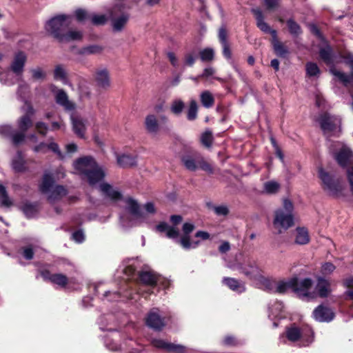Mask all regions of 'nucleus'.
I'll return each instance as SVG.
<instances>
[{"label": "nucleus", "instance_id": "obj_1", "mask_svg": "<svg viewBox=\"0 0 353 353\" xmlns=\"http://www.w3.org/2000/svg\"><path fill=\"white\" fill-rule=\"evenodd\" d=\"M73 166L76 172L86 180L90 185H94L103 179L105 172L92 157H84L77 159Z\"/></svg>", "mask_w": 353, "mask_h": 353}, {"label": "nucleus", "instance_id": "obj_2", "mask_svg": "<svg viewBox=\"0 0 353 353\" xmlns=\"http://www.w3.org/2000/svg\"><path fill=\"white\" fill-rule=\"evenodd\" d=\"M294 208L293 203L288 199L283 200L282 206L274 212L273 227L281 234L294 225Z\"/></svg>", "mask_w": 353, "mask_h": 353}, {"label": "nucleus", "instance_id": "obj_3", "mask_svg": "<svg viewBox=\"0 0 353 353\" xmlns=\"http://www.w3.org/2000/svg\"><path fill=\"white\" fill-rule=\"evenodd\" d=\"M125 211L131 216L128 226H134L147 223V215L143 212L141 205L137 201L132 197H126L124 199ZM121 222L125 225L126 219L125 216H121Z\"/></svg>", "mask_w": 353, "mask_h": 353}, {"label": "nucleus", "instance_id": "obj_4", "mask_svg": "<svg viewBox=\"0 0 353 353\" xmlns=\"http://www.w3.org/2000/svg\"><path fill=\"white\" fill-rule=\"evenodd\" d=\"M39 188L41 192L47 195L48 200L50 203L59 201L68 194L67 190L63 186L54 185L53 178L48 174H44Z\"/></svg>", "mask_w": 353, "mask_h": 353}, {"label": "nucleus", "instance_id": "obj_5", "mask_svg": "<svg viewBox=\"0 0 353 353\" xmlns=\"http://www.w3.org/2000/svg\"><path fill=\"white\" fill-rule=\"evenodd\" d=\"M314 282L310 278H293V292L300 299L310 301L317 297L316 292L313 288Z\"/></svg>", "mask_w": 353, "mask_h": 353}, {"label": "nucleus", "instance_id": "obj_6", "mask_svg": "<svg viewBox=\"0 0 353 353\" xmlns=\"http://www.w3.org/2000/svg\"><path fill=\"white\" fill-rule=\"evenodd\" d=\"M72 21V15L58 14L46 22L45 28L54 38L59 40L65 29L71 24Z\"/></svg>", "mask_w": 353, "mask_h": 353}, {"label": "nucleus", "instance_id": "obj_7", "mask_svg": "<svg viewBox=\"0 0 353 353\" xmlns=\"http://www.w3.org/2000/svg\"><path fill=\"white\" fill-rule=\"evenodd\" d=\"M285 334L290 341H299L303 346L308 345L313 341V332L309 327L299 328L292 325L286 328Z\"/></svg>", "mask_w": 353, "mask_h": 353}, {"label": "nucleus", "instance_id": "obj_8", "mask_svg": "<svg viewBox=\"0 0 353 353\" xmlns=\"http://www.w3.org/2000/svg\"><path fill=\"white\" fill-rule=\"evenodd\" d=\"M319 123L324 134L327 137L338 136L341 131V119L328 113L321 114L319 119Z\"/></svg>", "mask_w": 353, "mask_h": 353}, {"label": "nucleus", "instance_id": "obj_9", "mask_svg": "<svg viewBox=\"0 0 353 353\" xmlns=\"http://www.w3.org/2000/svg\"><path fill=\"white\" fill-rule=\"evenodd\" d=\"M319 177L322 182V188L327 194L339 196L343 191V185L339 179H334L323 169L319 170Z\"/></svg>", "mask_w": 353, "mask_h": 353}, {"label": "nucleus", "instance_id": "obj_10", "mask_svg": "<svg viewBox=\"0 0 353 353\" xmlns=\"http://www.w3.org/2000/svg\"><path fill=\"white\" fill-rule=\"evenodd\" d=\"M328 147L330 151L335 154L338 163L345 167L353 162V154L350 149L341 142H331Z\"/></svg>", "mask_w": 353, "mask_h": 353}, {"label": "nucleus", "instance_id": "obj_11", "mask_svg": "<svg viewBox=\"0 0 353 353\" xmlns=\"http://www.w3.org/2000/svg\"><path fill=\"white\" fill-rule=\"evenodd\" d=\"M345 63L350 66L351 69L350 74H347L334 67L330 69V73L334 77L336 80L341 82L345 86L353 85V54L347 53L343 57Z\"/></svg>", "mask_w": 353, "mask_h": 353}, {"label": "nucleus", "instance_id": "obj_12", "mask_svg": "<svg viewBox=\"0 0 353 353\" xmlns=\"http://www.w3.org/2000/svg\"><path fill=\"white\" fill-rule=\"evenodd\" d=\"M93 79L95 86L100 90H108L112 86L110 73L107 68H97L93 73Z\"/></svg>", "mask_w": 353, "mask_h": 353}, {"label": "nucleus", "instance_id": "obj_13", "mask_svg": "<svg viewBox=\"0 0 353 353\" xmlns=\"http://www.w3.org/2000/svg\"><path fill=\"white\" fill-rule=\"evenodd\" d=\"M263 284L268 291L274 293L284 294L289 289L293 291V278L288 281L264 279Z\"/></svg>", "mask_w": 353, "mask_h": 353}, {"label": "nucleus", "instance_id": "obj_14", "mask_svg": "<svg viewBox=\"0 0 353 353\" xmlns=\"http://www.w3.org/2000/svg\"><path fill=\"white\" fill-rule=\"evenodd\" d=\"M237 269L250 279L259 280L262 279L261 270L254 261H245Z\"/></svg>", "mask_w": 353, "mask_h": 353}, {"label": "nucleus", "instance_id": "obj_15", "mask_svg": "<svg viewBox=\"0 0 353 353\" xmlns=\"http://www.w3.org/2000/svg\"><path fill=\"white\" fill-rule=\"evenodd\" d=\"M194 229V225L192 223H185L183 225V232L184 235L179 240V243L185 250L194 249L197 248L200 243L199 241H191L189 234Z\"/></svg>", "mask_w": 353, "mask_h": 353}, {"label": "nucleus", "instance_id": "obj_16", "mask_svg": "<svg viewBox=\"0 0 353 353\" xmlns=\"http://www.w3.org/2000/svg\"><path fill=\"white\" fill-rule=\"evenodd\" d=\"M52 92L57 104L62 106L66 110H72L74 109V103L69 100L67 93L63 89H59L52 85Z\"/></svg>", "mask_w": 353, "mask_h": 353}, {"label": "nucleus", "instance_id": "obj_17", "mask_svg": "<svg viewBox=\"0 0 353 353\" xmlns=\"http://www.w3.org/2000/svg\"><path fill=\"white\" fill-rule=\"evenodd\" d=\"M27 61V55L22 51L14 54L10 64L11 71L17 77H21Z\"/></svg>", "mask_w": 353, "mask_h": 353}, {"label": "nucleus", "instance_id": "obj_18", "mask_svg": "<svg viewBox=\"0 0 353 353\" xmlns=\"http://www.w3.org/2000/svg\"><path fill=\"white\" fill-rule=\"evenodd\" d=\"M313 318L319 322H330L334 317L333 311L323 305H319L312 313Z\"/></svg>", "mask_w": 353, "mask_h": 353}, {"label": "nucleus", "instance_id": "obj_19", "mask_svg": "<svg viewBox=\"0 0 353 353\" xmlns=\"http://www.w3.org/2000/svg\"><path fill=\"white\" fill-rule=\"evenodd\" d=\"M146 324L148 327L157 330H161L165 326L164 321L160 316L157 308H153L149 312L146 318Z\"/></svg>", "mask_w": 353, "mask_h": 353}, {"label": "nucleus", "instance_id": "obj_20", "mask_svg": "<svg viewBox=\"0 0 353 353\" xmlns=\"http://www.w3.org/2000/svg\"><path fill=\"white\" fill-rule=\"evenodd\" d=\"M152 344L157 348L174 353H184L185 347L180 345L168 343L161 339H153Z\"/></svg>", "mask_w": 353, "mask_h": 353}, {"label": "nucleus", "instance_id": "obj_21", "mask_svg": "<svg viewBox=\"0 0 353 353\" xmlns=\"http://www.w3.org/2000/svg\"><path fill=\"white\" fill-rule=\"evenodd\" d=\"M71 121L74 132L79 137L83 138L86 131L87 121L80 116L72 114Z\"/></svg>", "mask_w": 353, "mask_h": 353}, {"label": "nucleus", "instance_id": "obj_22", "mask_svg": "<svg viewBox=\"0 0 353 353\" xmlns=\"http://www.w3.org/2000/svg\"><path fill=\"white\" fill-rule=\"evenodd\" d=\"M252 13L254 14L256 25L258 28L265 33H270L274 37H276V32L274 30H272L267 23L265 22L262 12L259 8H253L252 10Z\"/></svg>", "mask_w": 353, "mask_h": 353}, {"label": "nucleus", "instance_id": "obj_23", "mask_svg": "<svg viewBox=\"0 0 353 353\" xmlns=\"http://www.w3.org/2000/svg\"><path fill=\"white\" fill-rule=\"evenodd\" d=\"M268 317L272 321L285 317L284 307L282 302L275 301L270 303L269 306Z\"/></svg>", "mask_w": 353, "mask_h": 353}, {"label": "nucleus", "instance_id": "obj_24", "mask_svg": "<svg viewBox=\"0 0 353 353\" xmlns=\"http://www.w3.org/2000/svg\"><path fill=\"white\" fill-rule=\"evenodd\" d=\"M314 290L316 292L317 296L325 298L331 292L330 283L323 277L319 276L316 288Z\"/></svg>", "mask_w": 353, "mask_h": 353}, {"label": "nucleus", "instance_id": "obj_25", "mask_svg": "<svg viewBox=\"0 0 353 353\" xmlns=\"http://www.w3.org/2000/svg\"><path fill=\"white\" fill-rule=\"evenodd\" d=\"M139 278L144 284L149 285L150 287L154 286L160 281L159 276L155 273L150 271H143L140 272Z\"/></svg>", "mask_w": 353, "mask_h": 353}, {"label": "nucleus", "instance_id": "obj_26", "mask_svg": "<svg viewBox=\"0 0 353 353\" xmlns=\"http://www.w3.org/2000/svg\"><path fill=\"white\" fill-rule=\"evenodd\" d=\"M223 283L234 292L241 293L245 290L244 283L234 278L225 277L223 279Z\"/></svg>", "mask_w": 353, "mask_h": 353}, {"label": "nucleus", "instance_id": "obj_27", "mask_svg": "<svg viewBox=\"0 0 353 353\" xmlns=\"http://www.w3.org/2000/svg\"><path fill=\"white\" fill-rule=\"evenodd\" d=\"M100 191L102 192L103 195L110 198L112 200L119 199L121 196L119 192L114 190L110 184L108 183H101L99 185Z\"/></svg>", "mask_w": 353, "mask_h": 353}, {"label": "nucleus", "instance_id": "obj_28", "mask_svg": "<svg viewBox=\"0 0 353 353\" xmlns=\"http://www.w3.org/2000/svg\"><path fill=\"white\" fill-rule=\"evenodd\" d=\"M145 126L148 132L156 134L159 129L157 117L154 114L148 115L145 119Z\"/></svg>", "mask_w": 353, "mask_h": 353}, {"label": "nucleus", "instance_id": "obj_29", "mask_svg": "<svg viewBox=\"0 0 353 353\" xmlns=\"http://www.w3.org/2000/svg\"><path fill=\"white\" fill-rule=\"evenodd\" d=\"M321 58L327 65H332L336 61V56L332 53V48L327 46L320 50Z\"/></svg>", "mask_w": 353, "mask_h": 353}, {"label": "nucleus", "instance_id": "obj_30", "mask_svg": "<svg viewBox=\"0 0 353 353\" xmlns=\"http://www.w3.org/2000/svg\"><path fill=\"white\" fill-rule=\"evenodd\" d=\"M82 32L77 30H70L64 32L60 39L61 42H70L73 41H79L82 38Z\"/></svg>", "mask_w": 353, "mask_h": 353}, {"label": "nucleus", "instance_id": "obj_31", "mask_svg": "<svg viewBox=\"0 0 353 353\" xmlns=\"http://www.w3.org/2000/svg\"><path fill=\"white\" fill-rule=\"evenodd\" d=\"M104 48L100 45H90L79 49L77 52L80 55L99 54L103 51Z\"/></svg>", "mask_w": 353, "mask_h": 353}, {"label": "nucleus", "instance_id": "obj_32", "mask_svg": "<svg viewBox=\"0 0 353 353\" xmlns=\"http://www.w3.org/2000/svg\"><path fill=\"white\" fill-rule=\"evenodd\" d=\"M295 242L299 245H305L309 243L310 236L308 231L304 228H298L296 230Z\"/></svg>", "mask_w": 353, "mask_h": 353}, {"label": "nucleus", "instance_id": "obj_33", "mask_svg": "<svg viewBox=\"0 0 353 353\" xmlns=\"http://www.w3.org/2000/svg\"><path fill=\"white\" fill-rule=\"evenodd\" d=\"M117 163L121 167H130L136 164V157L123 154L117 157Z\"/></svg>", "mask_w": 353, "mask_h": 353}, {"label": "nucleus", "instance_id": "obj_34", "mask_svg": "<svg viewBox=\"0 0 353 353\" xmlns=\"http://www.w3.org/2000/svg\"><path fill=\"white\" fill-rule=\"evenodd\" d=\"M54 79L57 81H61L63 83L68 81L67 71L65 67L63 65H57L54 70Z\"/></svg>", "mask_w": 353, "mask_h": 353}, {"label": "nucleus", "instance_id": "obj_35", "mask_svg": "<svg viewBox=\"0 0 353 353\" xmlns=\"http://www.w3.org/2000/svg\"><path fill=\"white\" fill-rule=\"evenodd\" d=\"M200 100L203 107L210 108L214 105V97L209 90H205L200 94Z\"/></svg>", "mask_w": 353, "mask_h": 353}, {"label": "nucleus", "instance_id": "obj_36", "mask_svg": "<svg viewBox=\"0 0 353 353\" xmlns=\"http://www.w3.org/2000/svg\"><path fill=\"white\" fill-rule=\"evenodd\" d=\"M129 17L127 14H122L121 17L112 21V28L115 32L122 30L128 21Z\"/></svg>", "mask_w": 353, "mask_h": 353}, {"label": "nucleus", "instance_id": "obj_37", "mask_svg": "<svg viewBox=\"0 0 353 353\" xmlns=\"http://www.w3.org/2000/svg\"><path fill=\"white\" fill-rule=\"evenodd\" d=\"M197 157H192L190 156L184 157L182 159V162L185 167L190 170L195 171L198 168Z\"/></svg>", "mask_w": 353, "mask_h": 353}, {"label": "nucleus", "instance_id": "obj_38", "mask_svg": "<svg viewBox=\"0 0 353 353\" xmlns=\"http://www.w3.org/2000/svg\"><path fill=\"white\" fill-rule=\"evenodd\" d=\"M12 165L16 172H21L25 169V161L21 152H17L12 160Z\"/></svg>", "mask_w": 353, "mask_h": 353}, {"label": "nucleus", "instance_id": "obj_39", "mask_svg": "<svg viewBox=\"0 0 353 353\" xmlns=\"http://www.w3.org/2000/svg\"><path fill=\"white\" fill-rule=\"evenodd\" d=\"M32 79L34 81H43L46 77V71L40 68L36 67L30 70Z\"/></svg>", "mask_w": 353, "mask_h": 353}, {"label": "nucleus", "instance_id": "obj_40", "mask_svg": "<svg viewBox=\"0 0 353 353\" xmlns=\"http://www.w3.org/2000/svg\"><path fill=\"white\" fill-rule=\"evenodd\" d=\"M198 104L194 99L190 101L189 108L187 112V118L190 121H194L197 117Z\"/></svg>", "mask_w": 353, "mask_h": 353}, {"label": "nucleus", "instance_id": "obj_41", "mask_svg": "<svg viewBox=\"0 0 353 353\" xmlns=\"http://www.w3.org/2000/svg\"><path fill=\"white\" fill-rule=\"evenodd\" d=\"M32 124V121L30 115H23L18 121V126L23 132L27 131Z\"/></svg>", "mask_w": 353, "mask_h": 353}, {"label": "nucleus", "instance_id": "obj_42", "mask_svg": "<svg viewBox=\"0 0 353 353\" xmlns=\"http://www.w3.org/2000/svg\"><path fill=\"white\" fill-rule=\"evenodd\" d=\"M200 59L203 62H210L214 59V52L212 48H207L199 52Z\"/></svg>", "mask_w": 353, "mask_h": 353}, {"label": "nucleus", "instance_id": "obj_43", "mask_svg": "<svg viewBox=\"0 0 353 353\" xmlns=\"http://www.w3.org/2000/svg\"><path fill=\"white\" fill-rule=\"evenodd\" d=\"M263 188L265 192L272 194L278 192L280 188V185L275 181H270L264 183Z\"/></svg>", "mask_w": 353, "mask_h": 353}, {"label": "nucleus", "instance_id": "obj_44", "mask_svg": "<svg viewBox=\"0 0 353 353\" xmlns=\"http://www.w3.org/2000/svg\"><path fill=\"white\" fill-rule=\"evenodd\" d=\"M49 280L61 287H64L68 283V278L62 274H54L49 277Z\"/></svg>", "mask_w": 353, "mask_h": 353}, {"label": "nucleus", "instance_id": "obj_45", "mask_svg": "<svg viewBox=\"0 0 353 353\" xmlns=\"http://www.w3.org/2000/svg\"><path fill=\"white\" fill-rule=\"evenodd\" d=\"M23 212L28 218H33L38 212L37 205L34 204H26L23 208Z\"/></svg>", "mask_w": 353, "mask_h": 353}, {"label": "nucleus", "instance_id": "obj_46", "mask_svg": "<svg viewBox=\"0 0 353 353\" xmlns=\"http://www.w3.org/2000/svg\"><path fill=\"white\" fill-rule=\"evenodd\" d=\"M273 46L276 55L279 57H285L289 52L288 48L276 40L274 41Z\"/></svg>", "mask_w": 353, "mask_h": 353}, {"label": "nucleus", "instance_id": "obj_47", "mask_svg": "<svg viewBox=\"0 0 353 353\" xmlns=\"http://www.w3.org/2000/svg\"><path fill=\"white\" fill-rule=\"evenodd\" d=\"M197 163L198 168H201V170L210 174L213 173V168L212 165L208 162H207L202 157H197Z\"/></svg>", "mask_w": 353, "mask_h": 353}, {"label": "nucleus", "instance_id": "obj_48", "mask_svg": "<svg viewBox=\"0 0 353 353\" xmlns=\"http://www.w3.org/2000/svg\"><path fill=\"white\" fill-rule=\"evenodd\" d=\"M184 107L185 104L181 99H175L172 103L170 109L174 114H179L182 112Z\"/></svg>", "mask_w": 353, "mask_h": 353}, {"label": "nucleus", "instance_id": "obj_49", "mask_svg": "<svg viewBox=\"0 0 353 353\" xmlns=\"http://www.w3.org/2000/svg\"><path fill=\"white\" fill-rule=\"evenodd\" d=\"M0 196L2 205L10 207L12 205V201L8 197L5 187L1 184H0Z\"/></svg>", "mask_w": 353, "mask_h": 353}, {"label": "nucleus", "instance_id": "obj_50", "mask_svg": "<svg viewBox=\"0 0 353 353\" xmlns=\"http://www.w3.org/2000/svg\"><path fill=\"white\" fill-rule=\"evenodd\" d=\"M288 27L290 32L293 35H299L301 33V29L299 25L292 19L287 21Z\"/></svg>", "mask_w": 353, "mask_h": 353}, {"label": "nucleus", "instance_id": "obj_51", "mask_svg": "<svg viewBox=\"0 0 353 353\" xmlns=\"http://www.w3.org/2000/svg\"><path fill=\"white\" fill-rule=\"evenodd\" d=\"M306 73L309 77H316L319 74L320 70L316 63L310 62L306 64Z\"/></svg>", "mask_w": 353, "mask_h": 353}, {"label": "nucleus", "instance_id": "obj_52", "mask_svg": "<svg viewBox=\"0 0 353 353\" xmlns=\"http://www.w3.org/2000/svg\"><path fill=\"white\" fill-rule=\"evenodd\" d=\"M93 24L97 26L103 25L107 21V17L105 14H92L89 16Z\"/></svg>", "mask_w": 353, "mask_h": 353}, {"label": "nucleus", "instance_id": "obj_53", "mask_svg": "<svg viewBox=\"0 0 353 353\" xmlns=\"http://www.w3.org/2000/svg\"><path fill=\"white\" fill-rule=\"evenodd\" d=\"M142 210L147 215V222L148 221L149 216L154 215L157 212L156 208L152 202H147L143 206Z\"/></svg>", "mask_w": 353, "mask_h": 353}, {"label": "nucleus", "instance_id": "obj_54", "mask_svg": "<svg viewBox=\"0 0 353 353\" xmlns=\"http://www.w3.org/2000/svg\"><path fill=\"white\" fill-rule=\"evenodd\" d=\"M0 81L6 85H12L14 83L13 81V74L10 72H4L0 73Z\"/></svg>", "mask_w": 353, "mask_h": 353}, {"label": "nucleus", "instance_id": "obj_55", "mask_svg": "<svg viewBox=\"0 0 353 353\" xmlns=\"http://www.w3.org/2000/svg\"><path fill=\"white\" fill-rule=\"evenodd\" d=\"M196 54L194 52H187L183 57L184 65L186 66H192L196 59Z\"/></svg>", "mask_w": 353, "mask_h": 353}, {"label": "nucleus", "instance_id": "obj_56", "mask_svg": "<svg viewBox=\"0 0 353 353\" xmlns=\"http://www.w3.org/2000/svg\"><path fill=\"white\" fill-rule=\"evenodd\" d=\"M212 210L218 216H226L229 213L228 208L225 205H212Z\"/></svg>", "mask_w": 353, "mask_h": 353}, {"label": "nucleus", "instance_id": "obj_57", "mask_svg": "<svg viewBox=\"0 0 353 353\" xmlns=\"http://www.w3.org/2000/svg\"><path fill=\"white\" fill-rule=\"evenodd\" d=\"M201 140L202 143L206 146L210 147L212 141V134L210 132L206 131L201 135Z\"/></svg>", "mask_w": 353, "mask_h": 353}, {"label": "nucleus", "instance_id": "obj_58", "mask_svg": "<svg viewBox=\"0 0 353 353\" xmlns=\"http://www.w3.org/2000/svg\"><path fill=\"white\" fill-rule=\"evenodd\" d=\"M335 266L329 262L325 263L321 267V273L324 275H327L333 272L335 270Z\"/></svg>", "mask_w": 353, "mask_h": 353}, {"label": "nucleus", "instance_id": "obj_59", "mask_svg": "<svg viewBox=\"0 0 353 353\" xmlns=\"http://www.w3.org/2000/svg\"><path fill=\"white\" fill-rule=\"evenodd\" d=\"M0 134L4 137H10L12 134V128L8 125H0Z\"/></svg>", "mask_w": 353, "mask_h": 353}, {"label": "nucleus", "instance_id": "obj_60", "mask_svg": "<svg viewBox=\"0 0 353 353\" xmlns=\"http://www.w3.org/2000/svg\"><path fill=\"white\" fill-rule=\"evenodd\" d=\"M25 132H17L14 134H12V140L14 144L18 145L20 143L23 142L25 139Z\"/></svg>", "mask_w": 353, "mask_h": 353}, {"label": "nucleus", "instance_id": "obj_61", "mask_svg": "<svg viewBox=\"0 0 353 353\" xmlns=\"http://www.w3.org/2000/svg\"><path fill=\"white\" fill-rule=\"evenodd\" d=\"M74 15L79 21H83L87 18H89L90 15H88L87 12L83 9H77L74 12Z\"/></svg>", "mask_w": 353, "mask_h": 353}, {"label": "nucleus", "instance_id": "obj_62", "mask_svg": "<svg viewBox=\"0 0 353 353\" xmlns=\"http://www.w3.org/2000/svg\"><path fill=\"white\" fill-rule=\"evenodd\" d=\"M35 127L38 132L45 136L48 132V125L43 122L39 121L35 124Z\"/></svg>", "mask_w": 353, "mask_h": 353}, {"label": "nucleus", "instance_id": "obj_63", "mask_svg": "<svg viewBox=\"0 0 353 353\" xmlns=\"http://www.w3.org/2000/svg\"><path fill=\"white\" fill-rule=\"evenodd\" d=\"M179 232L178 229L173 226H170V228L166 233V236L170 239H176L179 236Z\"/></svg>", "mask_w": 353, "mask_h": 353}, {"label": "nucleus", "instance_id": "obj_64", "mask_svg": "<svg viewBox=\"0 0 353 353\" xmlns=\"http://www.w3.org/2000/svg\"><path fill=\"white\" fill-rule=\"evenodd\" d=\"M48 150V143L43 142L40 143L39 144L33 148V151L37 153H46Z\"/></svg>", "mask_w": 353, "mask_h": 353}]
</instances>
